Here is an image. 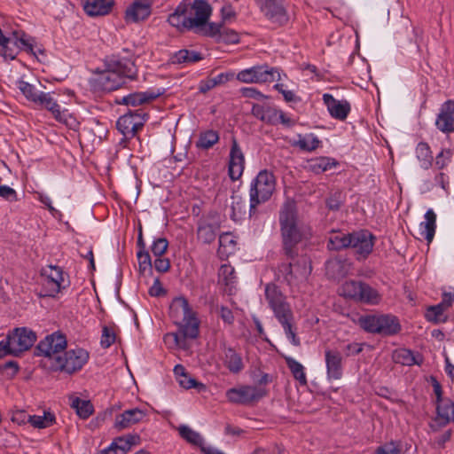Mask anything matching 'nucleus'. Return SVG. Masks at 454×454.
I'll list each match as a JSON object with an SVG mask.
<instances>
[{"label": "nucleus", "mask_w": 454, "mask_h": 454, "mask_svg": "<svg viewBox=\"0 0 454 454\" xmlns=\"http://www.w3.org/2000/svg\"><path fill=\"white\" fill-rule=\"evenodd\" d=\"M276 190V177L267 169L261 170L252 180L249 189V215L256 213L259 205L268 201Z\"/></svg>", "instance_id": "obj_3"}, {"label": "nucleus", "mask_w": 454, "mask_h": 454, "mask_svg": "<svg viewBox=\"0 0 454 454\" xmlns=\"http://www.w3.org/2000/svg\"><path fill=\"white\" fill-rule=\"evenodd\" d=\"M16 85L22 95L27 98V100L33 104L35 101L38 94L41 93V90H39L35 85L31 84L24 80H18Z\"/></svg>", "instance_id": "obj_48"}, {"label": "nucleus", "mask_w": 454, "mask_h": 454, "mask_svg": "<svg viewBox=\"0 0 454 454\" xmlns=\"http://www.w3.org/2000/svg\"><path fill=\"white\" fill-rule=\"evenodd\" d=\"M265 298L279 324L294 321V317L291 306L278 286L268 284L265 286Z\"/></svg>", "instance_id": "obj_7"}, {"label": "nucleus", "mask_w": 454, "mask_h": 454, "mask_svg": "<svg viewBox=\"0 0 454 454\" xmlns=\"http://www.w3.org/2000/svg\"><path fill=\"white\" fill-rule=\"evenodd\" d=\"M261 10L265 17L277 27H282L289 20V14L284 0H265L261 5Z\"/></svg>", "instance_id": "obj_18"}, {"label": "nucleus", "mask_w": 454, "mask_h": 454, "mask_svg": "<svg viewBox=\"0 0 454 454\" xmlns=\"http://www.w3.org/2000/svg\"><path fill=\"white\" fill-rule=\"evenodd\" d=\"M105 67L111 69L126 82L127 80L135 81L137 78V67L135 64L134 55L127 49L122 53L113 54L105 59Z\"/></svg>", "instance_id": "obj_6"}, {"label": "nucleus", "mask_w": 454, "mask_h": 454, "mask_svg": "<svg viewBox=\"0 0 454 454\" xmlns=\"http://www.w3.org/2000/svg\"><path fill=\"white\" fill-rule=\"evenodd\" d=\"M218 41L228 44L238 43L239 42V35L236 31L232 29L223 27Z\"/></svg>", "instance_id": "obj_58"}, {"label": "nucleus", "mask_w": 454, "mask_h": 454, "mask_svg": "<svg viewBox=\"0 0 454 454\" xmlns=\"http://www.w3.org/2000/svg\"><path fill=\"white\" fill-rule=\"evenodd\" d=\"M375 236L367 230L350 232V246L357 261L365 260L372 252Z\"/></svg>", "instance_id": "obj_12"}, {"label": "nucleus", "mask_w": 454, "mask_h": 454, "mask_svg": "<svg viewBox=\"0 0 454 454\" xmlns=\"http://www.w3.org/2000/svg\"><path fill=\"white\" fill-rule=\"evenodd\" d=\"M137 256L138 259L140 271H145L147 269L150 271H152V268H153L152 260H151L150 254L146 250V248L138 249V251L137 253Z\"/></svg>", "instance_id": "obj_56"}, {"label": "nucleus", "mask_w": 454, "mask_h": 454, "mask_svg": "<svg viewBox=\"0 0 454 454\" xmlns=\"http://www.w3.org/2000/svg\"><path fill=\"white\" fill-rule=\"evenodd\" d=\"M381 300L382 295L377 289L373 288L369 284L363 282L358 301L369 305H378L380 303Z\"/></svg>", "instance_id": "obj_39"}, {"label": "nucleus", "mask_w": 454, "mask_h": 454, "mask_svg": "<svg viewBox=\"0 0 454 454\" xmlns=\"http://www.w3.org/2000/svg\"><path fill=\"white\" fill-rule=\"evenodd\" d=\"M203 59V56L200 52L196 51H191L187 49H182L175 52L170 60L173 64H184L191 65L199 62Z\"/></svg>", "instance_id": "obj_36"}, {"label": "nucleus", "mask_w": 454, "mask_h": 454, "mask_svg": "<svg viewBox=\"0 0 454 454\" xmlns=\"http://www.w3.org/2000/svg\"><path fill=\"white\" fill-rule=\"evenodd\" d=\"M34 105L51 112L56 120L59 121L61 119V107L58 104V100L54 98V92L41 91L34 102Z\"/></svg>", "instance_id": "obj_30"}, {"label": "nucleus", "mask_w": 454, "mask_h": 454, "mask_svg": "<svg viewBox=\"0 0 454 454\" xmlns=\"http://www.w3.org/2000/svg\"><path fill=\"white\" fill-rule=\"evenodd\" d=\"M147 118L148 114L141 109L129 110L117 120L116 128L126 139H130L144 127Z\"/></svg>", "instance_id": "obj_11"}, {"label": "nucleus", "mask_w": 454, "mask_h": 454, "mask_svg": "<svg viewBox=\"0 0 454 454\" xmlns=\"http://www.w3.org/2000/svg\"><path fill=\"white\" fill-rule=\"evenodd\" d=\"M67 348V339L62 333H53L42 340L35 348L37 356H43L52 358L55 361L57 356Z\"/></svg>", "instance_id": "obj_14"}, {"label": "nucleus", "mask_w": 454, "mask_h": 454, "mask_svg": "<svg viewBox=\"0 0 454 454\" xmlns=\"http://www.w3.org/2000/svg\"><path fill=\"white\" fill-rule=\"evenodd\" d=\"M279 225L282 238V249L288 259L298 254V245L312 237L309 224L297 219L296 207L294 202H286L279 212Z\"/></svg>", "instance_id": "obj_1"}, {"label": "nucleus", "mask_w": 454, "mask_h": 454, "mask_svg": "<svg viewBox=\"0 0 454 454\" xmlns=\"http://www.w3.org/2000/svg\"><path fill=\"white\" fill-rule=\"evenodd\" d=\"M322 99L333 118L339 121H344L347 119L351 110L348 101L338 100L329 93H325Z\"/></svg>", "instance_id": "obj_24"}, {"label": "nucleus", "mask_w": 454, "mask_h": 454, "mask_svg": "<svg viewBox=\"0 0 454 454\" xmlns=\"http://www.w3.org/2000/svg\"><path fill=\"white\" fill-rule=\"evenodd\" d=\"M246 203L241 196L232 194L231 196V218L238 221L245 214Z\"/></svg>", "instance_id": "obj_49"}, {"label": "nucleus", "mask_w": 454, "mask_h": 454, "mask_svg": "<svg viewBox=\"0 0 454 454\" xmlns=\"http://www.w3.org/2000/svg\"><path fill=\"white\" fill-rule=\"evenodd\" d=\"M281 326L284 329L285 334L286 338L290 340V342L294 346H300L301 340L300 338L296 334V327L294 325V321H287L283 324H280Z\"/></svg>", "instance_id": "obj_52"}, {"label": "nucleus", "mask_w": 454, "mask_h": 454, "mask_svg": "<svg viewBox=\"0 0 454 454\" xmlns=\"http://www.w3.org/2000/svg\"><path fill=\"white\" fill-rule=\"evenodd\" d=\"M416 158L419 161V165L423 169H429L434 162L429 145L426 142H419L415 149Z\"/></svg>", "instance_id": "obj_37"}, {"label": "nucleus", "mask_w": 454, "mask_h": 454, "mask_svg": "<svg viewBox=\"0 0 454 454\" xmlns=\"http://www.w3.org/2000/svg\"><path fill=\"white\" fill-rule=\"evenodd\" d=\"M363 343L352 342L347 344L344 347L343 351L346 356H356L363 351Z\"/></svg>", "instance_id": "obj_63"}, {"label": "nucleus", "mask_w": 454, "mask_h": 454, "mask_svg": "<svg viewBox=\"0 0 454 454\" xmlns=\"http://www.w3.org/2000/svg\"><path fill=\"white\" fill-rule=\"evenodd\" d=\"M436 229V215L433 209H428L425 214V222L419 224L420 235L430 243L435 233Z\"/></svg>", "instance_id": "obj_33"}, {"label": "nucleus", "mask_w": 454, "mask_h": 454, "mask_svg": "<svg viewBox=\"0 0 454 454\" xmlns=\"http://www.w3.org/2000/svg\"><path fill=\"white\" fill-rule=\"evenodd\" d=\"M447 309L442 306L441 303H438L437 305L431 306L427 309L426 313V317L428 321L434 322V323H442L445 322L447 319V317L444 315V311Z\"/></svg>", "instance_id": "obj_51"}, {"label": "nucleus", "mask_w": 454, "mask_h": 454, "mask_svg": "<svg viewBox=\"0 0 454 454\" xmlns=\"http://www.w3.org/2000/svg\"><path fill=\"white\" fill-rule=\"evenodd\" d=\"M125 83L121 76L106 67L99 72L90 82L93 90L97 92H111L118 90Z\"/></svg>", "instance_id": "obj_17"}, {"label": "nucleus", "mask_w": 454, "mask_h": 454, "mask_svg": "<svg viewBox=\"0 0 454 454\" xmlns=\"http://www.w3.org/2000/svg\"><path fill=\"white\" fill-rule=\"evenodd\" d=\"M219 133L214 129H207L200 133L195 146L200 150H208L219 142Z\"/></svg>", "instance_id": "obj_38"}, {"label": "nucleus", "mask_w": 454, "mask_h": 454, "mask_svg": "<svg viewBox=\"0 0 454 454\" xmlns=\"http://www.w3.org/2000/svg\"><path fill=\"white\" fill-rule=\"evenodd\" d=\"M436 404V421L440 426H446L454 422V401L450 398H444Z\"/></svg>", "instance_id": "obj_32"}, {"label": "nucleus", "mask_w": 454, "mask_h": 454, "mask_svg": "<svg viewBox=\"0 0 454 454\" xmlns=\"http://www.w3.org/2000/svg\"><path fill=\"white\" fill-rule=\"evenodd\" d=\"M13 348L12 356H19L30 349L36 341V333L27 327H17L8 333Z\"/></svg>", "instance_id": "obj_15"}, {"label": "nucleus", "mask_w": 454, "mask_h": 454, "mask_svg": "<svg viewBox=\"0 0 454 454\" xmlns=\"http://www.w3.org/2000/svg\"><path fill=\"white\" fill-rule=\"evenodd\" d=\"M116 340L114 330L110 326H103L100 345L104 348H108Z\"/></svg>", "instance_id": "obj_54"}, {"label": "nucleus", "mask_w": 454, "mask_h": 454, "mask_svg": "<svg viewBox=\"0 0 454 454\" xmlns=\"http://www.w3.org/2000/svg\"><path fill=\"white\" fill-rule=\"evenodd\" d=\"M290 260V262L279 266V271L285 279L290 284L305 280L312 271L310 259L306 254H298L294 260Z\"/></svg>", "instance_id": "obj_10"}, {"label": "nucleus", "mask_w": 454, "mask_h": 454, "mask_svg": "<svg viewBox=\"0 0 454 454\" xmlns=\"http://www.w3.org/2000/svg\"><path fill=\"white\" fill-rule=\"evenodd\" d=\"M0 197L10 202L18 200V195L16 191L5 184L0 185Z\"/></svg>", "instance_id": "obj_61"}, {"label": "nucleus", "mask_w": 454, "mask_h": 454, "mask_svg": "<svg viewBox=\"0 0 454 454\" xmlns=\"http://www.w3.org/2000/svg\"><path fill=\"white\" fill-rule=\"evenodd\" d=\"M70 406L75 410L77 415L82 419H88L94 411L93 405L90 401L79 397H73Z\"/></svg>", "instance_id": "obj_45"}, {"label": "nucleus", "mask_w": 454, "mask_h": 454, "mask_svg": "<svg viewBox=\"0 0 454 454\" xmlns=\"http://www.w3.org/2000/svg\"><path fill=\"white\" fill-rule=\"evenodd\" d=\"M453 150L450 148L442 149L435 157V166L438 169H443L451 161Z\"/></svg>", "instance_id": "obj_53"}, {"label": "nucleus", "mask_w": 454, "mask_h": 454, "mask_svg": "<svg viewBox=\"0 0 454 454\" xmlns=\"http://www.w3.org/2000/svg\"><path fill=\"white\" fill-rule=\"evenodd\" d=\"M221 359L223 364L232 374L240 373L244 368L245 364L241 355L231 347H227L225 344L221 346Z\"/></svg>", "instance_id": "obj_25"}, {"label": "nucleus", "mask_w": 454, "mask_h": 454, "mask_svg": "<svg viewBox=\"0 0 454 454\" xmlns=\"http://www.w3.org/2000/svg\"><path fill=\"white\" fill-rule=\"evenodd\" d=\"M245 169V155L235 137L231 140L229 154L228 175L232 181L239 180Z\"/></svg>", "instance_id": "obj_20"}, {"label": "nucleus", "mask_w": 454, "mask_h": 454, "mask_svg": "<svg viewBox=\"0 0 454 454\" xmlns=\"http://www.w3.org/2000/svg\"><path fill=\"white\" fill-rule=\"evenodd\" d=\"M401 450L398 445L394 442H390L384 446L377 448L375 454H399Z\"/></svg>", "instance_id": "obj_64"}, {"label": "nucleus", "mask_w": 454, "mask_h": 454, "mask_svg": "<svg viewBox=\"0 0 454 454\" xmlns=\"http://www.w3.org/2000/svg\"><path fill=\"white\" fill-rule=\"evenodd\" d=\"M189 5L186 4H180L175 12L168 16V21L172 27H176L179 31H185L192 29L190 16H188Z\"/></svg>", "instance_id": "obj_28"}, {"label": "nucleus", "mask_w": 454, "mask_h": 454, "mask_svg": "<svg viewBox=\"0 0 454 454\" xmlns=\"http://www.w3.org/2000/svg\"><path fill=\"white\" fill-rule=\"evenodd\" d=\"M251 113L255 118L267 124L276 125L278 122L289 124L291 121L282 111L270 105L254 104Z\"/></svg>", "instance_id": "obj_19"}, {"label": "nucleus", "mask_w": 454, "mask_h": 454, "mask_svg": "<svg viewBox=\"0 0 454 454\" xmlns=\"http://www.w3.org/2000/svg\"><path fill=\"white\" fill-rule=\"evenodd\" d=\"M436 128L445 134L454 132V100L448 99L441 105L435 119Z\"/></svg>", "instance_id": "obj_23"}, {"label": "nucleus", "mask_w": 454, "mask_h": 454, "mask_svg": "<svg viewBox=\"0 0 454 454\" xmlns=\"http://www.w3.org/2000/svg\"><path fill=\"white\" fill-rule=\"evenodd\" d=\"M321 141L313 133L298 135V139L294 142V145L306 152H312L316 150L319 147Z\"/></svg>", "instance_id": "obj_41"}, {"label": "nucleus", "mask_w": 454, "mask_h": 454, "mask_svg": "<svg viewBox=\"0 0 454 454\" xmlns=\"http://www.w3.org/2000/svg\"><path fill=\"white\" fill-rule=\"evenodd\" d=\"M114 0H85L84 12L90 17L106 16L112 12Z\"/></svg>", "instance_id": "obj_29"}, {"label": "nucleus", "mask_w": 454, "mask_h": 454, "mask_svg": "<svg viewBox=\"0 0 454 454\" xmlns=\"http://www.w3.org/2000/svg\"><path fill=\"white\" fill-rule=\"evenodd\" d=\"M4 37L8 40V43H4L3 44L6 46V49H15V53L12 56L6 55L0 51V55L4 59H14L20 51H25L26 53L35 57L38 59V55H44V49L38 45L35 42V39L31 35H27L24 30L16 28H10L9 30H5Z\"/></svg>", "instance_id": "obj_4"}, {"label": "nucleus", "mask_w": 454, "mask_h": 454, "mask_svg": "<svg viewBox=\"0 0 454 454\" xmlns=\"http://www.w3.org/2000/svg\"><path fill=\"white\" fill-rule=\"evenodd\" d=\"M197 235L203 243L210 244L216 237L215 227L212 223L200 220L198 224Z\"/></svg>", "instance_id": "obj_43"}, {"label": "nucleus", "mask_w": 454, "mask_h": 454, "mask_svg": "<svg viewBox=\"0 0 454 454\" xmlns=\"http://www.w3.org/2000/svg\"><path fill=\"white\" fill-rule=\"evenodd\" d=\"M147 416V411L139 408L125 410L115 416L114 427L122 430L143 421Z\"/></svg>", "instance_id": "obj_26"}, {"label": "nucleus", "mask_w": 454, "mask_h": 454, "mask_svg": "<svg viewBox=\"0 0 454 454\" xmlns=\"http://www.w3.org/2000/svg\"><path fill=\"white\" fill-rule=\"evenodd\" d=\"M176 429L179 435L187 442L196 446H202L204 440L200 433L194 431L186 425H180Z\"/></svg>", "instance_id": "obj_47"}, {"label": "nucleus", "mask_w": 454, "mask_h": 454, "mask_svg": "<svg viewBox=\"0 0 454 454\" xmlns=\"http://www.w3.org/2000/svg\"><path fill=\"white\" fill-rule=\"evenodd\" d=\"M169 317L178 325V331L168 333L165 339H172L176 346L186 349V339H196L200 333L197 312L191 308L185 297L178 296L169 305Z\"/></svg>", "instance_id": "obj_2"}, {"label": "nucleus", "mask_w": 454, "mask_h": 454, "mask_svg": "<svg viewBox=\"0 0 454 454\" xmlns=\"http://www.w3.org/2000/svg\"><path fill=\"white\" fill-rule=\"evenodd\" d=\"M217 312L219 313V317L227 325H231L234 323V315L228 307L226 306H220L217 307Z\"/></svg>", "instance_id": "obj_60"}, {"label": "nucleus", "mask_w": 454, "mask_h": 454, "mask_svg": "<svg viewBox=\"0 0 454 454\" xmlns=\"http://www.w3.org/2000/svg\"><path fill=\"white\" fill-rule=\"evenodd\" d=\"M237 79L245 83L272 82L280 80V70L266 64L254 66L239 71Z\"/></svg>", "instance_id": "obj_8"}, {"label": "nucleus", "mask_w": 454, "mask_h": 454, "mask_svg": "<svg viewBox=\"0 0 454 454\" xmlns=\"http://www.w3.org/2000/svg\"><path fill=\"white\" fill-rule=\"evenodd\" d=\"M285 361L294 378L299 381L301 386L307 385L308 381L303 365L290 356H286Z\"/></svg>", "instance_id": "obj_44"}, {"label": "nucleus", "mask_w": 454, "mask_h": 454, "mask_svg": "<svg viewBox=\"0 0 454 454\" xmlns=\"http://www.w3.org/2000/svg\"><path fill=\"white\" fill-rule=\"evenodd\" d=\"M28 423L31 424L35 428H47L53 426L56 423V417L51 411H43V415H29Z\"/></svg>", "instance_id": "obj_42"}, {"label": "nucleus", "mask_w": 454, "mask_h": 454, "mask_svg": "<svg viewBox=\"0 0 454 454\" xmlns=\"http://www.w3.org/2000/svg\"><path fill=\"white\" fill-rule=\"evenodd\" d=\"M343 204L340 192H335L326 200V207L333 211H337Z\"/></svg>", "instance_id": "obj_59"}, {"label": "nucleus", "mask_w": 454, "mask_h": 454, "mask_svg": "<svg viewBox=\"0 0 454 454\" xmlns=\"http://www.w3.org/2000/svg\"><path fill=\"white\" fill-rule=\"evenodd\" d=\"M89 353L81 348L69 349L63 356H57L52 366L54 370L72 374L80 371L88 362Z\"/></svg>", "instance_id": "obj_9"}, {"label": "nucleus", "mask_w": 454, "mask_h": 454, "mask_svg": "<svg viewBox=\"0 0 454 454\" xmlns=\"http://www.w3.org/2000/svg\"><path fill=\"white\" fill-rule=\"evenodd\" d=\"M359 322L365 332L381 336H393L401 331L399 319L391 314L367 315L361 317Z\"/></svg>", "instance_id": "obj_5"}, {"label": "nucleus", "mask_w": 454, "mask_h": 454, "mask_svg": "<svg viewBox=\"0 0 454 454\" xmlns=\"http://www.w3.org/2000/svg\"><path fill=\"white\" fill-rule=\"evenodd\" d=\"M349 246L350 233L343 234L340 232H334V234L329 238L327 242V248L334 251L348 248Z\"/></svg>", "instance_id": "obj_46"}, {"label": "nucleus", "mask_w": 454, "mask_h": 454, "mask_svg": "<svg viewBox=\"0 0 454 454\" xmlns=\"http://www.w3.org/2000/svg\"><path fill=\"white\" fill-rule=\"evenodd\" d=\"M218 277L219 282L225 286V291L231 294L236 283L234 268L230 264H223L219 269Z\"/></svg>", "instance_id": "obj_40"}, {"label": "nucleus", "mask_w": 454, "mask_h": 454, "mask_svg": "<svg viewBox=\"0 0 454 454\" xmlns=\"http://www.w3.org/2000/svg\"><path fill=\"white\" fill-rule=\"evenodd\" d=\"M205 26V35H208V36H211V37H216L217 36V39L220 37V35H221V32H222V29H223V26L222 24L220 23H207Z\"/></svg>", "instance_id": "obj_62"}, {"label": "nucleus", "mask_w": 454, "mask_h": 454, "mask_svg": "<svg viewBox=\"0 0 454 454\" xmlns=\"http://www.w3.org/2000/svg\"><path fill=\"white\" fill-rule=\"evenodd\" d=\"M309 169L313 173L319 175L332 169L339 165V162L331 157H317L309 160Z\"/></svg>", "instance_id": "obj_35"}, {"label": "nucleus", "mask_w": 454, "mask_h": 454, "mask_svg": "<svg viewBox=\"0 0 454 454\" xmlns=\"http://www.w3.org/2000/svg\"><path fill=\"white\" fill-rule=\"evenodd\" d=\"M180 386L185 389L196 388L199 392L206 389V385L191 378L188 374L177 380Z\"/></svg>", "instance_id": "obj_55"}, {"label": "nucleus", "mask_w": 454, "mask_h": 454, "mask_svg": "<svg viewBox=\"0 0 454 454\" xmlns=\"http://www.w3.org/2000/svg\"><path fill=\"white\" fill-rule=\"evenodd\" d=\"M393 360L396 364L411 366L414 364H421L423 358L419 354L415 355L410 349L399 348L393 353Z\"/></svg>", "instance_id": "obj_34"}, {"label": "nucleus", "mask_w": 454, "mask_h": 454, "mask_svg": "<svg viewBox=\"0 0 454 454\" xmlns=\"http://www.w3.org/2000/svg\"><path fill=\"white\" fill-rule=\"evenodd\" d=\"M362 281H356V280H349L346 281L342 287V294L345 297L353 299L355 301H359L360 297V291L362 288Z\"/></svg>", "instance_id": "obj_50"}, {"label": "nucleus", "mask_w": 454, "mask_h": 454, "mask_svg": "<svg viewBox=\"0 0 454 454\" xmlns=\"http://www.w3.org/2000/svg\"><path fill=\"white\" fill-rule=\"evenodd\" d=\"M43 280V296L55 297L62 288L64 272L61 267L50 265L42 270Z\"/></svg>", "instance_id": "obj_13"}, {"label": "nucleus", "mask_w": 454, "mask_h": 454, "mask_svg": "<svg viewBox=\"0 0 454 454\" xmlns=\"http://www.w3.org/2000/svg\"><path fill=\"white\" fill-rule=\"evenodd\" d=\"M150 14L151 6L149 4L136 1L127 8L125 20L127 22L137 23L145 20Z\"/></svg>", "instance_id": "obj_31"}, {"label": "nucleus", "mask_w": 454, "mask_h": 454, "mask_svg": "<svg viewBox=\"0 0 454 454\" xmlns=\"http://www.w3.org/2000/svg\"><path fill=\"white\" fill-rule=\"evenodd\" d=\"M264 395V390L247 385L232 387L226 391V397L230 403L243 405L258 401Z\"/></svg>", "instance_id": "obj_16"}, {"label": "nucleus", "mask_w": 454, "mask_h": 454, "mask_svg": "<svg viewBox=\"0 0 454 454\" xmlns=\"http://www.w3.org/2000/svg\"><path fill=\"white\" fill-rule=\"evenodd\" d=\"M326 376L329 380H340L343 375V356L338 349L325 350Z\"/></svg>", "instance_id": "obj_21"}, {"label": "nucleus", "mask_w": 454, "mask_h": 454, "mask_svg": "<svg viewBox=\"0 0 454 454\" xmlns=\"http://www.w3.org/2000/svg\"><path fill=\"white\" fill-rule=\"evenodd\" d=\"M211 6L206 0H194L189 6L188 16H190L192 28L200 27L207 24L211 15Z\"/></svg>", "instance_id": "obj_22"}, {"label": "nucleus", "mask_w": 454, "mask_h": 454, "mask_svg": "<svg viewBox=\"0 0 454 454\" xmlns=\"http://www.w3.org/2000/svg\"><path fill=\"white\" fill-rule=\"evenodd\" d=\"M168 247V241L165 238L155 239L151 246V251L155 257L162 256Z\"/></svg>", "instance_id": "obj_57"}, {"label": "nucleus", "mask_w": 454, "mask_h": 454, "mask_svg": "<svg viewBox=\"0 0 454 454\" xmlns=\"http://www.w3.org/2000/svg\"><path fill=\"white\" fill-rule=\"evenodd\" d=\"M163 91L160 90L150 89L146 91L134 92L122 97L117 101L118 104L126 105L128 106H137L145 103L152 102L160 97Z\"/></svg>", "instance_id": "obj_27"}]
</instances>
